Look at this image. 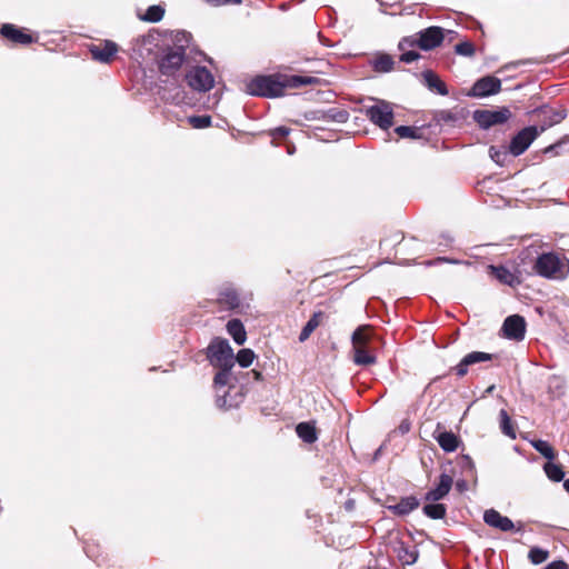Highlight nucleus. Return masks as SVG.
I'll list each match as a JSON object with an SVG mask.
<instances>
[{"label":"nucleus","instance_id":"obj_1","mask_svg":"<svg viewBox=\"0 0 569 569\" xmlns=\"http://www.w3.org/2000/svg\"><path fill=\"white\" fill-rule=\"evenodd\" d=\"M535 270L543 278L563 280L569 274V260L553 252L542 253L536 260Z\"/></svg>","mask_w":569,"mask_h":569},{"label":"nucleus","instance_id":"obj_2","mask_svg":"<svg viewBox=\"0 0 569 569\" xmlns=\"http://www.w3.org/2000/svg\"><path fill=\"white\" fill-rule=\"evenodd\" d=\"M207 357L214 367H224L232 369L234 366V356L228 340L214 338L207 348Z\"/></svg>","mask_w":569,"mask_h":569},{"label":"nucleus","instance_id":"obj_3","mask_svg":"<svg viewBox=\"0 0 569 569\" xmlns=\"http://www.w3.org/2000/svg\"><path fill=\"white\" fill-rule=\"evenodd\" d=\"M284 90V84L272 76H259L247 84V92L251 96L279 97Z\"/></svg>","mask_w":569,"mask_h":569},{"label":"nucleus","instance_id":"obj_4","mask_svg":"<svg viewBox=\"0 0 569 569\" xmlns=\"http://www.w3.org/2000/svg\"><path fill=\"white\" fill-rule=\"evenodd\" d=\"M371 100L375 103L366 107V116L382 130H388L393 124V109L391 103L373 98H371Z\"/></svg>","mask_w":569,"mask_h":569},{"label":"nucleus","instance_id":"obj_5","mask_svg":"<svg viewBox=\"0 0 569 569\" xmlns=\"http://www.w3.org/2000/svg\"><path fill=\"white\" fill-rule=\"evenodd\" d=\"M188 86L198 92H207L214 86V77L206 67H193L186 73Z\"/></svg>","mask_w":569,"mask_h":569},{"label":"nucleus","instance_id":"obj_6","mask_svg":"<svg viewBox=\"0 0 569 569\" xmlns=\"http://www.w3.org/2000/svg\"><path fill=\"white\" fill-rule=\"evenodd\" d=\"M545 129V126L540 130L535 126H530L519 131L510 142V153L516 157L522 154Z\"/></svg>","mask_w":569,"mask_h":569},{"label":"nucleus","instance_id":"obj_7","mask_svg":"<svg viewBox=\"0 0 569 569\" xmlns=\"http://www.w3.org/2000/svg\"><path fill=\"white\" fill-rule=\"evenodd\" d=\"M510 117L511 112L506 107L498 110H477L473 113L475 121L483 129L505 123Z\"/></svg>","mask_w":569,"mask_h":569},{"label":"nucleus","instance_id":"obj_8","mask_svg":"<svg viewBox=\"0 0 569 569\" xmlns=\"http://www.w3.org/2000/svg\"><path fill=\"white\" fill-rule=\"evenodd\" d=\"M501 90V81L492 76H487L478 79L469 93V96L483 98L496 94Z\"/></svg>","mask_w":569,"mask_h":569},{"label":"nucleus","instance_id":"obj_9","mask_svg":"<svg viewBox=\"0 0 569 569\" xmlns=\"http://www.w3.org/2000/svg\"><path fill=\"white\" fill-rule=\"evenodd\" d=\"M503 336L508 339L521 341L526 333V321L519 315L509 316L502 325Z\"/></svg>","mask_w":569,"mask_h":569},{"label":"nucleus","instance_id":"obj_10","mask_svg":"<svg viewBox=\"0 0 569 569\" xmlns=\"http://www.w3.org/2000/svg\"><path fill=\"white\" fill-rule=\"evenodd\" d=\"M219 368H220V371L214 376V380H213L214 386L217 388V392H218L216 403L220 409H230V408L237 406V403L228 400V392L226 390L223 391V395H219V389L226 388L228 386L229 380H230V370L231 369H227L224 367H219Z\"/></svg>","mask_w":569,"mask_h":569},{"label":"nucleus","instance_id":"obj_11","mask_svg":"<svg viewBox=\"0 0 569 569\" xmlns=\"http://www.w3.org/2000/svg\"><path fill=\"white\" fill-rule=\"evenodd\" d=\"M184 60V52L181 48L170 50L167 52L159 62V70L162 74L171 76L182 66Z\"/></svg>","mask_w":569,"mask_h":569},{"label":"nucleus","instance_id":"obj_12","mask_svg":"<svg viewBox=\"0 0 569 569\" xmlns=\"http://www.w3.org/2000/svg\"><path fill=\"white\" fill-rule=\"evenodd\" d=\"M443 40V29L429 27L419 32L418 40H413L423 50H431L438 47Z\"/></svg>","mask_w":569,"mask_h":569},{"label":"nucleus","instance_id":"obj_13","mask_svg":"<svg viewBox=\"0 0 569 569\" xmlns=\"http://www.w3.org/2000/svg\"><path fill=\"white\" fill-rule=\"evenodd\" d=\"M493 358V355L482 351H472L467 353L460 362L453 368L456 375L458 377H463L468 372V368L476 363L490 361Z\"/></svg>","mask_w":569,"mask_h":569},{"label":"nucleus","instance_id":"obj_14","mask_svg":"<svg viewBox=\"0 0 569 569\" xmlns=\"http://www.w3.org/2000/svg\"><path fill=\"white\" fill-rule=\"evenodd\" d=\"M483 521L488 526L496 528L502 532H509L515 529V523L512 522V520L506 516H502L495 509H488L485 511Z\"/></svg>","mask_w":569,"mask_h":569},{"label":"nucleus","instance_id":"obj_15","mask_svg":"<svg viewBox=\"0 0 569 569\" xmlns=\"http://www.w3.org/2000/svg\"><path fill=\"white\" fill-rule=\"evenodd\" d=\"M452 485H453L452 477L447 473H441L439 477V482H438L437 487L429 490L426 493L425 500L430 501V502H436V501L441 500L449 493Z\"/></svg>","mask_w":569,"mask_h":569},{"label":"nucleus","instance_id":"obj_16","mask_svg":"<svg viewBox=\"0 0 569 569\" xmlns=\"http://www.w3.org/2000/svg\"><path fill=\"white\" fill-rule=\"evenodd\" d=\"M433 438L437 440L440 448L446 452H453L459 446V438L451 431L441 430L440 423L433 432Z\"/></svg>","mask_w":569,"mask_h":569},{"label":"nucleus","instance_id":"obj_17","mask_svg":"<svg viewBox=\"0 0 569 569\" xmlns=\"http://www.w3.org/2000/svg\"><path fill=\"white\" fill-rule=\"evenodd\" d=\"M0 33L14 43L29 44L33 42L31 34L23 32V30L17 28L14 24H3L0 29Z\"/></svg>","mask_w":569,"mask_h":569},{"label":"nucleus","instance_id":"obj_18","mask_svg":"<svg viewBox=\"0 0 569 569\" xmlns=\"http://www.w3.org/2000/svg\"><path fill=\"white\" fill-rule=\"evenodd\" d=\"M117 50H118V48L114 42L106 41L103 44L92 46V48L90 49V52L94 60L108 63L111 61V59L116 54Z\"/></svg>","mask_w":569,"mask_h":569},{"label":"nucleus","instance_id":"obj_19","mask_svg":"<svg viewBox=\"0 0 569 569\" xmlns=\"http://www.w3.org/2000/svg\"><path fill=\"white\" fill-rule=\"evenodd\" d=\"M218 302L227 309H234L240 306V298L234 288L226 286L219 292Z\"/></svg>","mask_w":569,"mask_h":569},{"label":"nucleus","instance_id":"obj_20","mask_svg":"<svg viewBox=\"0 0 569 569\" xmlns=\"http://www.w3.org/2000/svg\"><path fill=\"white\" fill-rule=\"evenodd\" d=\"M487 269L489 270L490 274H492L497 280H499L503 284L515 286L519 283L517 276L506 267H496L490 264L487 267Z\"/></svg>","mask_w":569,"mask_h":569},{"label":"nucleus","instance_id":"obj_21","mask_svg":"<svg viewBox=\"0 0 569 569\" xmlns=\"http://www.w3.org/2000/svg\"><path fill=\"white\" fill-rule=\"evenodd\" d=\"M419 501L415 497H405L398 503L389 506L388 509L397 516H406L418 508Z\"/></svg>","mask_w":569,"mask_h":569},{"label":"nucleus","instance_id":"obj_22","mask_svg":"<svg viewBox=\"0 0 569 569\" xmlns=\"http://www.w3.org/2000/svg\"><path fill=\"white\" fill-rule=\"evenodd\" d=\"M425 84L432 91H437L441 96L449 93L446 83L432 71L427 70L422 73Z\"/></svg>","mask_w":569,"mask_h":569},{"label":"nucleus","instance_id":"obj_23","mask_svg":"<svg viewBox=\"0 0 569 569\" xmlns=\"http://www.w3.org/2000/svg\"><path fill=\"white\" fill-rule=\"evenodd\" d=\"M227 331L232 337L237 345L241 346L246 342L247 333L240 320L232 319L228 321Z\"/></svg>","mask_w":569,"mask_h":569},{"label":"nucleus","instance_id":"obj_24","mask_svg":"<svg viewBox=\"0 0 569 569\" xmlns=\"http://www.w3.org/2000/svg\"><path fill=\"white\" fill-rule=\"evenodd\" d=\"M322 319H323L322 311L315 312L311 316V318L308 320L306 326L302 328L300 336H299V341L300 342L306 341L310 337V335L319 327Z\"/></svg>","mask_w":569,"mask_h":569},{"label":"nucleus","instance_id":"obj_25","mask_svg":"<svg viewBox=\"0 0 569 569\" xmlns=\"http://www.w3.org/2000/svg\"><path fill=\"white\" fill-rule=\"evenodd\" d=\"M376 357L369 352L367 347H353V362L358 366L376 363Z\"/></svg>","mask_w":569,"mask_h":569},{"label":"nucleus","instance_id":"obj_26","mask_svg":"<svg viewBox=\"0 0 569 569\" xmlns=\"http://www.w3.org/2000/svg\"><path fill=\"white\" fill-rule=\"evenodd\" d=\"M296 431L298 437L307 443H313L317 440L316 428L309 422H300Z\"/></svg>","mask_w":569,"mask_h":569},{"label":"nucleus","instance_id":"obj_27","mask_svg":"<svg viewBox=\"0 0 569 569\" xmlns=\"http://www.w3.org/2000/svg\"><path fill=\"white\" fill-rule=\"evenodd\" d=\"M415 44L416 42L409 38H405L399 42V49L403 51L400 56V60L402 62L411 63L420 58V54L415 50L405 51L406 47H412Z\"/></svg>","mask_w":569,"mask_h":569},{"label":"nucleus","instance_id":"obj_28","mask_svg":"<svg viewBox=\"0 0 569 569\" xmlns=\"http://www.w3.org/2000/svg\"><path fill=\"white\" fill-rule=\"evenodd\" d=\"M377 72H389L393 68V59L389 54H380L371 62Z\"/></svg>","mask_w":569,"mask_h":569},{"label":"nucleus","instance_id":"obj_29","mask_svg":"<svg viewBox=\"0 0 569 569\" xmlns=\"http://www.w3.org/2000/svg\"><path fill=\"white\" fill-rule=\"evenodd\" d=\"M500 418V429L503 435L510 437L511 439L516 438V430L511 423V419L508 412L505 409H501L499 412Z\"/></svg>","mask_w":569,"mask_h":569},{"label":"nucleus","instance_id":"obj_30","mask_svg":"<svg viewBox=\"0 0 569 569\" xmlns=\"http://www.w3.org/2000/svg\"><path fill=\"white\" fill-rule=\"evenodd\" d=\"M422 511L431 519H442L446 516V507L442 503H428L423 506Z\"/></svg>","mask_w":569,"mask_h":569},{"label":"nucleus","instance_id":"obj_31","mask_svg":"<svg viewBox=\"0 0 569 569\" xmlns=\"http://www.w3.org/2000/svg\"><path fill=\"white\" fill-rule=\"evenodd\" d=\"M369 339L370 337L368 335V327H359L352 333V347H367Z\"/></svg>","mask_w":569,"mask_h":569},{"label":"nucleus","instance_id":"obj_32","mask_svg":"<svg viewBox=\"0 0 569 569\" xmlns=\"http://www.w3.org/2000/svg\"><path fill=\"white\" fill-rule=\"evenodd\" d=\"M543 470L547 477L556 482L561 481L565 477L562 468L559 465L551 462V460L545 465Z\"/></svg>","mask_w":569,"mask_h":569},{"label":"nucleus","instance_id":"obj_33","mask_svg":"<svg viewBox=\"0 0 569 569\" xmlns=\"http://www.w3.org/2000/svg\"><path fill=\"white\" fill-rule=\"evenodd\" d=\"M531 443L532 447L549 461L555 459L556 453L553 448L549 445V442L545 440H535Z\"/></svg>","mask_w":569,"mask_h":569},{"label":"nucleus","instance_id":"obj_34","mask_svg":"<svg viewBox=\"0 0 569 569\" xmlns=\"http://www.w3.org/2000/svg\"><path fill=\"white\" fill-rule=\"evenodd\" d=\"M254 357L256 355L251 349H241L234 358V362L237 361L242 368H248L253 362Z\"/></svg>","mask_w":569,"mask_h":569},{"label":"nucleus","instance_id":"obj_35","mask_svg":"<svg viewBox=\"0 0 569 569\" xmlns=\"http://www.w3.org/2000/svg\"><path fill=\"white\" fill-rule=\"evenodd\" d=\"M326 117L331 121L345 123L349 119V112L345 109L331 108L327 111Z\"/></svg>","mask_w":569,"mask_h":569},{"label":"nucleus","instance_id":"obj_36","mask_svg":"<svg viewBox=\"0 0 569 569\" xmlns=\"http://www.w3.org/2000/svg\"><path fill=\"white\" fill-rule=\"evenodd\" d=\"M164 10L160 6H151L147 9L143 20L149 22H158L163 18Z\"/></svg>","mask_w":569,"mask_h":569},{"label":"nucleus","instance_id":"obj_37","mask_svg":"<svg viewBox=\"0 0 569 569\" xmlns=\"http://www.w3.org/2000/svg\"><path fill=\"white\" fill-rule=\"evenodd\" d=\"M188 122L194 129H204L211 126L210 116H191L188 118Z\"/></svg>","mask_w":569,"mask_h":569},{"label":"nucleus","instance_id":"obj_38","mask_svg":"<svg viewBox=\"0 0 569 569\" xmlns=\"http://www.w3.org/2000/svg\"><path fill=\"white\" fill-rule=\"evenodd\" d=\"M548 551L541 548L535 547L531 548L528 555L530 561L535 565H539L548 559Z\"/></svg>","mask_w":569,"mask_h":569},{"label":"nucleus","instance_id":"obj_39","mask_svg":"<svg viewBox=\"0 0 569 569\" xmlns=\"http://www.w3.org/2000/svg\"><path fill=\"white\" fill-rule=\"evenodd\" d=\"M456 53L465 57H471L475 53V46L469 41H462L455 47Z\"/></svg>","mask_w":569,"mask_h":569},{"label":"nucleus","instance_id":"obj_40","mask_svg":"<svg viewBox=\"0 0 569 569\" xmlns=\"http://www.w3.org/2000/svg\"><path fill=\"white\" fill-rule=\"evenodd\" d=\"M395 131L400 138H418L417 129L413 127L399 126L395 129Z\"/></svg>","mask_w":569,"mask_h":569},{"label":"nucleus","instance_id":"obj_41","mask_svg":"<svg viewBox=\"0 0 569 569\" xmlns=\"http://www.w3.org/2000/svg\"><path fill=\"white\" fill-rule=\"evenodd\" d=\"M566 118V112L563 110L552 111L548 120L545 121V123H548V126H552L555 123L561 122Z\"/></svg>","mask_w":569,"mask_h":569},{"label":"nucleus","instance_id":"obj_42","mask_svg":"<svg viewBox=\"0 0 569 569\" xmlns=\"http://www.w3.org/2000/svg\"><path fill=\"white\" fill-rule=\"evenodd\" d=\"M461 117L459 113L457 112H451V111H442L440 114H439V119L441 121H445V122H456L457 120H459Z\"/></svg>","mask_w":569,"mask_h":569},{"label":"nucleus","instance_id":"obj_43","mask_svg":"<svg viewBox=\"0 0 569 569\" xmlns=\"http://www.w3.org/2000/svg\"><path fill=\"white\" fill-rule=\"evenodd\" d=\"M290 133V129L287 128V127H278V128H274L273 130L270 131V136L273 138V139H277V138H284L287 137L288 134Z\"/></svg>","mask_w":569,"mask_h":569},{"label":"nucleus","instance_id":"obj_44","mask_svg":"<svg viewBox=\"0 0 569 569\" xmlns=\"http://www.w3.org/2000/svg\"><path fill=\"white\" fill-rule=\"evenodd\" d=\"M207 2L213 7H220L229 3L240 4L242 0H207Z\"/></svg>","mask_w":569,"mask_h":569},{"label":"nucleus","instance_id":"obj_45","mask_svg":"<svg viewBox=\"0 0 569 569\" xmlns=\"http://www.w3.org/2000/svg\"><path fill=\"white\" fill-rule=\"evenodd\" d=\"M441 262H448V263H452V264H459V263H462L460 260H457V259H449V258H445V257H439L432 261H429L428 264L429 266H433V264H437V263H441Z\"/></svg>","mask_w":569,"mask_h":569},{"label":"nucleus","instance_id":"obj_46","mask_svg":"<svg viewBox=\"0 0 569 569\" xmlns=\"http://www.w3.org/2000/svg\"><path fill=\"white\" fill-rule=\"evenodd\" d=\"M543 569H569L568 565L562 560L548 563Z\"/></svg>","mask_w":569,"mask_h":569},{"label":"nucleus","instance_id":"obj_47","mask_svg":"<svg viewBox=\"0 0 569 569\" xmlns=\"http://www.w3.org/2000/svg\"><path fill=\"white\" fill-rule=\"evenodd\" d=\"M296 81L299 82L300 84H307V83L311 82V78L298 77V78H296Z\"/></svg>","mask_w":569,"mask_h":569},{"label":"nucleus","instance_id":"obj_48","mask_svg":"<svg viewBox=\"0 0 569 569\" xmlns=\"http://www.w3.org/2000/svg\"><path fill=\"white\" fill-rule=\"evenodd\" d=\"M522 63H523V61H516V62H511V63L506 64V66L503 67V69H505V70H509V69H511V68H516V67H518V66H520V64H522Z\"/></svg>","mask_w":569,"mask_h":569},{"label":"nucleus","instance_id":"obj_49","mask_svg":"<svg viewBox=\"0 0 569 569\" xmlns=\"http://www.w3.org/2000/svg\"><path fill=\"white\" fill-rule=\"evenodd\" d=\"M490 156L496 162H499V153H493V148L490 149Z\"/></svg>","mask_w":569,"mask_h":569},{"label":"nucleus","instance_id":"obj_50","mask_svg":"<svg viewBox=\"0 0 569 569\" xmlns=\"http://www.w3.org/2000/svg\"><path fill=\"white\" fill-rule=\"evenodd\" d=\"M456 486H457L459 491H463L465 488H466V482L465 481H458Z\"/></svg>","mask_w":569,"mask_h":569},{"label":"nucleus","instance_id":"obj_51","mask_svg":"<svg viewBox=\"0 0 569 569\" xmlns=\"http://www.w3.org/2000/svg\"><path fill=\"white\" fill-rule=\"evenodd\" d=\"M563 488L566 489L567 492H569V479H566L563 481Z\"/></svg>","mask_w":569,"mask_h":569},{"label":"nucleus","instance_id":"obj_52","mask_svg":"<svg viewBox=\"0 0 569 569\" xmlns=\"http://www.w3.org/2000/svg\"><path fill=\"white\" fill-rule=\"evenodd\" d=\"M400 428H401V430H402L403 432H405V431H408V429H409V427H408V426H403V425H401V426H400Z\"/></svg>","mask_w":569,"mask_h":569},{"label":"nucleus","instance_id":"obj_53","mask_svg":"<svg viewBox=\"0 0 569 569\" xmlns=\"http://www.w3.org/2000/svg\"><path fill=\"white\" fill-rule=\"evenodd\" d=\"M293 152V148H288V153L291 154Z\"/></svg>","mask_w":569,"mask_h":569},{"label":"nucleus","instance_id":"obj_54","mask_svg":"<svg viewBox=\"0 0 569 569\" xmlns=\"http://www.w3.org/2000/svg\"><path fill=\"white\" fill-rule=\"evenodd\" d=\"M466 460L468 461L469 465H472L471 460L469 459V457H466Z\"/></svg>","mask_w":569,"mask_h":569}]
</instances>
